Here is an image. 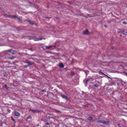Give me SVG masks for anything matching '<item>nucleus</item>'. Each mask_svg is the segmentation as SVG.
Masks as SVG:
<instances>
[{
	"label": "nucleus",
	"mask_w": 127,
	"mask_h": 127,
	"mask_svg": "<svg viewBox=\"0 0 127 127\" xmlns=\"http://www.w3.org/2000/svg\"><path fill=\"white\" fill-rule=\"evenodd\" d=\"M96 121L98 123H101L106 125H109V122L108 121H103L97 119H96Z\"/></svg>",
	"instance_id": "1"
},
{
	"label": "nucleus",
	"mask_w": 127,
	"mask_h": 127,
	"mask_svg": "<svg viewBox=\"0 0 127 127\" xmlns=\"http://www.w3.org/2000/svg\"><path fill=\"white\" fill-rule=\"evenodd\" d=\"M8 17L14 18H17L19 20H20V18H18L17 16L15 15H9Z\"/></svg>",
	"instance_id": "2"
},
{
	"label": "nucleus",
	"mask_w": 127,
	"mask_h": 127,
	"mask_svg": "<svg viewBox=\"0 0 127 127\" xmlns=\"http://www.w3.org/2000/svg\"><path fill=\"white\" fill-rule=\"evenodd\" d=\"M24 62L25 63L28 64H29L28 65H32L33 64V63L30 62L29 60H26Z\"/></svg>",
	"instance_id": "3"
},
{
	"label": "nucleus",
	"mask_w": 127,
	"mask_h": 127,
	"mask_svg": "<svg viewBox=\"0 0 127 127\" xmlns=\"http://www.w3.org/2000/svg\"><path fill=\"white\" fill-rule=\"evenodd\" d=\"M30 110L32 111L33 113H38L40 112V111L37 110H34L33 109H30Z\"/></svg>",
	"instance_id": "4"
},
{
	"label": "nucleus",
	"mask_w": 127,
	"mask_h": 127,
	"mask_svg": "<svg viewBox=\"0 0 127 127\" xmlns=\"http://www.w3.org/2000/svg\"><path fill=\"white\" fill-rule=\"evenodd\" d=\"M89 32L87 30H86L85 31H84L83 32V33L85 35H87L89 34Z\"/></svg>",
	"instance_id": "5"
},
{
	"label": "nucleus",
	"mask_w": 127,
	"mask_h": 127,
	"mask_svg": "<svg viewBox=\"0 0 127 127\" xmlns=\"http://www.w3.org/2000/svg\"><path fill=\"white\" fill-rule=\"evenodd\" d=\"M7 51L9 52H11V53L14 54H16V51H15L12 50L11 49L9 50H8Z\"/></svg>",
	"instance_id": "6"
},
{
	"label": "nucleus",
	"mask_w": 127,
	"mask_h": 127,
	"mask_svg": "<svg viewBox=\"0 0 127 127\" xmlns=\"http://www.w3.org/2000/svg\"><path fill=\"white\" fill-rule=\"evenodd\" d=\"M121 32L123 34L126 35L127 34V32L125 31L124 30H122L121 31Z\"/></svg>",
	"instance_id": "7"
},
{
	"label": "nucleus",
	"mask_w": 127,
	"mask_h": 127,
	"mask_svg": "<svg viewBox=\"0 0 127 127\" xmlns=\"http://www.w3.org/2000/svg\"><path fill=\"white\" fill-rule=\"evenodd\" d=\"M61 96L64 99L66 100L67 99V97L66 96L64 95H61Z\"/></svg>",
	"instance_id": "8"
},
{
	"label": "nucleus",
	"mask_w": 127,
	"mask_h": 127,
	"mask_svg": "<svg viewBox=\"0 0 127 127\" xmlns=\"http://www.w3.org/2000/svg\"><path fill=\"white\" fill-rule=\"evenodd\" d=\"M15 115L16 116H18L20 115L19 113L18 112L15 111L14 113Z\"/></svg>",
	"instance_id": "9"
},
{
	"label": "nucleus",
	"mask_w": 127,
	"mask_h": 127,
	"mask_svg": "<svg viewBox=\"0 0 127 127\" xmlns=\"http://www.w3.org/2000/svg\"><path fill=\"white\" fill-rule=\"evenodd\" d=\"M54 47V48H52V49H54V48H55L53 46H46V48L47 49H49L50 48L52 47Z\"/></svg>",
	"instance_id": "10"
},
{
	"label": "nucleus",
	"mask_w": 127,
	"mask_h": 127,
	"mask_svg": "<svg viewBox=\"0 0 127 127\" xmlns=\"http://www.w3.org/2000/svg\"><path fill=\"white\" fill-rule=\"evenodd\" d=\"M64 65L62 63H60L59 64V67L61 68H63L64 67Z\"/></svg>",
	"instance_id": "11"
},
{
	"label": "nucleus",
	"mask_w": 127,
	"mask_h": 127,
	"mask_svg": "<svg viewBox=\"0 0 127 127\" xmlns=\"http://www.w3.org/2000/svg\"><path fill=\"white\" fill-rule=\"evenodd\" d=\"M28 22L30 24H31V25H33L34 24V22L33 21H32L30 20H28Z\"/></svg>",
	"instance_id": "12"
},
{
	"label": "nucleus",
	"mask_w": 127,
	"mask_h": 127,
	"mask_svg": "<svg viewBox=\"0 0 127 127\" xmlns=\"http://www.w3.org/2000/svg\"><path fill=\"white\" fill-rule=\"evenodd\" d=\"M34 40L35 41H38L40 40H41L42 39V38H37L35 37L34 38Z\"/></svg>",
	"instance_id": "13"
},
{
	"label": "nucleus",
	"mask_w": 127,
	"mask_h": 127,
	"mask_svg": "<svg viewBox=\"0 0 127 127\" xmlns=\"http://www.w3.org/2000/svg\"><path fill=\"white\" fill-rule=\"evenodd\" d=\"M5 87L6 89L8 90H10V88L8 87L7 85H5Z\"/></svg>",
	"instance_id": "14"
},
{
	"label": "nucleus",
	"mask_w": 127,
	"mask_h": 127,
	"mask_svg": "<svg viewBox=\"0 0 127 127\" xmlns=\"http://www.w3.org/2000/svg\"><path fill=\"white\" fill-rule=\"evenodd\" d=\"M114 85V83L113 81L110 82V85L111 86Z\"/></svg>",
	"instance_id": "15"
},
{
	"label": "nucleus",
	"mask_w": 127,
	"mask_h": 127,
	"mask_svg": "<svg viewBox=\"0 0 127 127\" xmlns=\"http://www.w3.org/2000/svg\"><path fill=\"white\" fill-rule=\"evenodd\" d=\"M89 80H88V79H86L85 80V83H86V84H85V86H86L87 85V84L88 82V81Z\"/></svg>",
	"instance_id": "16"
},
{
	"label": "nucleus",
	"mask_w": 127,
	"mask_h": 127,
	"mask_svg": "<svg viewBox=\"0 0 127 127\" xmlns=\"http://www.w3.org/2000/svg\"><path fill=\"white\" fill-rule=\"evenodd\" d=\"M92 118L91 116H90L88 118V120H91L92 119Z\"/></svg>",
	"instance_id": "17"
},
{
	"label": "nucleus",
	"mask_w": 127,
	"mask_h": 127,
	"mask_svg": "<svg viewBox=\"0 0 127 127\" xmlns=\"http://www.w3.org/2000/svg\"><path fill=\"white\" fill-rule=\"evenodd\" d=\"M30 65H27L24 66L23 67L24 68H27L28 67H29Z\"/></svg>",
	"instance_id": "18"
},
{
	"label": "nucleus",
	"mask_w": 127,
	"mask_h": 127,
	"mask_svg": "<svg viewBox=\"0 0 127 127\" xmlns=\"http://www.w3.org/2000/svg\"><path fill=\"white\" fill-rule=\"evenodd\" d=\"M4 15L5 17H8L9 15H8L7 14H4Z\"/></svg>",
	"instance_id": "19"
},
{
	"label": "nucleus",
	"mask_w": 127,
	"mask_h": 127,
	"mask_svg": "<svg viewBox=\"0 0 127 127\" xmlns=\"http://www.w3.org/2000/svg\"><path fill=\"white\" fill-rule=\"evenodd\" d=\"M98 85H97V84H95L94 85V87H95L96 88H97L98 87Z\"/></svg>",
	"instance_id": "20"
},
{
	"label": "nucleus",
	"mask_w": 127,
	"mask_h": 127,
	"mask_svg": "<svg viewBox=\"0 0 127 127\" xmlns=\"http://www.w3.org/2000/svg\"><path fill=\"white\" fill-rule=\"evenodd\" d=\"M31 118V116H28L27 117V118L28 119H30Z\"/></svg>",
	"instance_id": "21"
},
{
	"label": "nucleus",
	"mask_w": 127,
	"mask_h": 127,
	"mask_svg": "<svg viewBox=\"0 0 127 127\" xmlns=\"http://www.w3.org/2000/svg\"><path fill=\"white\" fill-rule=\"evenodd\" d=\"M55 111L58 113H59L60 112V111H58L57 110H55Z\"/></svg>",
	"instance_id": "22"
},
{
	"label": "nucleus",
	"mask_w": 127,
	"mask_h": 127,
	"mask_svg": "<svg viewBox=\"0 0 127 127\" xmlns=\"http://www.w3.org/2000/svg\"><path fill=\"white\" fill-rule=\"evenodd\" d=\"M11 119L13 121H14V119H13V118L12 117H11Z\"/></svg>",
	"instance_id": "23"
},
{
	"label": "nucleus",
	"mask_w": 127,
	"mask_h": 127,
	"mask_svg": "<svg viewBox=\"0 0 127 127\" xmlns=\"http://www.w3.org/2000/svg\"><path fill=\"white\" fill-rule=\"evenodd\" d=\"M99 73L100 74H102L104 75V74L103 72H101V71L99 72Z\"/></svg>",
	"instance_id": "24"
},
{
	"label": "nucleus",
	"mask_w": 127,
	"mask_h": 127,
	"mask_svg": "<svg viewBox=\"0 0 127 127\" xmlns=\"http://www.w3.org/2000/svg\"><path fill=\"white\" fill-rule=\"evenodd\" d=\"M42 91L43 92H46V91L45 90H42Z\"/></svg>",
	"instance_id": "25"
},
{
	"label": "nucleus",
	"mask_w": 127,
	"mask_h": 127,
	"mask_svg": "<svg viewBox=\"0 0 127 127\" xmlns=\"http://www.w3.org/2000/svg\"><path fill=\"white\" fill-rule=\"evenodd\" d=\"M46 125H49V123L48 122H47L46 123Z\"/></svg>",
	"instance_id": "26"
},
{
	"label": "nucleus",
	"mask_w": 127,
	"mask_h": 127,
	"mask_svg": "<svg viewBox=\"0 0 127 127\" xmlns=\"http://www.w3.org/2000/svg\"><path fill=\"white\" fill-rule=\"evenodd\" d=\"M15 58V57H11V59H13L14 58Z\"/></svg>",
	"instance_id": "27"
},
{
	"label": "nucleus",
	"mask_w": 127,
	"mask_h": 127,
	"mask_svg": "<svg viewBox=\"0 0 127 127\" xmlns=\"http://www.w3.org/2000/svg\"><path fill=\"white\" fill-rule=\"evenodd\" d=\"M123 24H127V23H126V22H123Z\"/></svg>",
	"instance_id": "28"
},
{
	"label": "nucleus",
	"mask_w": 127,
	"mask_h": 127,
	"mask_svg": "<svg viewBox=\"0 0 127 127\" xmlns=\"http://www.w3.org/2000/svg\"><path fill=\"white\" fill-rule=\"evenodd\" d=\"M125 74L127 76V72H125Z\"/></svg>",
	"instance_id": "29"
},
{
	"label": "nucleus",
	"mask_w": 127,
	"mask_h": 127,
	"mask_svg": "<svg viewBox=\"0 0 127 127\" xmlns=\"http://www.w3.org/2000/svg\"><path fill=\"white\" fill-rule=\"evenodd\" d=\"M30 50H31V51H32V48H30L29 49Z\"/></svg>",
	"instance_id": "30"
},
{
	"label": "nucleus",
	"mask_w": 127,
	"mask_h": 127,
	"mask_svg": "<svg viewBox=\"0 0 127 127\" xmlns=\"http://www.w3.org/2000/svg\"><path fill=\"white\" fill-rule=\"evenodd\" d=\"M120 125H120V124H118V125L119 127H120Z\"/></svg>",
	"instance_id": "31"
},
{
	"label": "nucleus",
	"mask_w": 127,
	"mask_h": 127,
	"mask_svg": "<svg viewBox=\"0 0 127 127\" xmlns=\"http://www.w3.org/2000/svg\"><path fill=\"white\" fill-rule=\"evenodd\" d=\"M104 26L105 27H106V25H104Z\"/></svg>",
	"instance_id": "32"
},
{
	"label": "nucleus",
	"mask_w": 127,
	"mask_h": 127,
	"mask_svg": "<svg viewBox=\"0 0 127 127\" xmlns=\"http://www.w3.org/2000/svg\"><path fill=\"white\" fill-rule=\"evenodd\" d=\"M107 77H108V78H110L109 77V76H107Z\"/></svg>",
	"instance_id": "33"
},
{
	"label": "nucleus",
	"mask_w": 127,
	"mask_h": 127,
	"mask_svg": "<svg viewBox=\"0 0 127 127\" xmlns=\"http://www.w3.org/2000/svg\"><path fill=\"white\" fill-rule=\"evenodd\" d=\"M124 83H125V82H124Z\"/></svg>",
	"instance_id": "34"
},
{
	"label": "nucleus",
	"mask_w": 127,
	"mask_h": 127,
	"mask_svg": "<svg viewBox=\"0 0 127 127\" xmlns=\"http://www.w3.org/2000/svg\"><path fill=\"white\" fill-rule=\"evenodd\" d=\"M86 75H87V74L86 73Z\"/></svg>",
	"instance_id": "35"
}]
</instances>
